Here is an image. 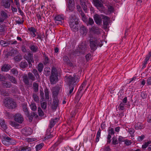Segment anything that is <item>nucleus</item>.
I'll return each instance as SVG.
<instances>
[{
    "mask_svg": "<svg viewBox=\"0 0 151 151\" xmlns=\"http://www.w3.org/2000/svg\"><path fill=\"white\" fill-rule=\"evenodd\" d=\"M33 89L35 92H38L39 90L38 84L34 82L33 84Z\"/></svg>",
    "mask_w": 151,
    "mask_h": 151,
    "instance_id": "4c0bfd02",
    "label": "nucleus"
},
{
    "mask_svg": "<svg viewBox=\"0 0 151 151\" xmlns=\"http://www.w3.org/2000/svg\"><path fill=\"white\" fill-rule=\"evenodd\" d=\"M50 68L48 67H46L44 69V74L46 76H48L50 74Z\"/></svg>",
    "mask_w": 151,
    "mask_h": 151,
    "instance_id": "e433bc0d",
    "label": "nucleus"
},
{
    "mask_svg": "<svg viewBox=\"0 0 151 151\" xmlns=\"http://www.w3.org/2000/svg\"><path fill=\"white\" fill-rule=\"evenodd\" d=\"M29 48L30 50L34 52H36L38 49L37 46H35L34 45H30Z\"/></svg>",
    "mask_w": 151,
    "mask_h": 151,
    "instance_id": "79ce46f5",
    "label": "nucleus"
},
{
    "mask_svg": "<svg viewBox=\"0 0 151 151\" xmlns=\"http://www.w3.org/2000/svg\"><path fill=\"white\" fill-rule=\"evenodd\" d=\"M101 130L99 128L96 135V142H98L99 140V138L100 137L101 135Z\"/></svg>",
    "mask_w": 151,
    "mask_h": 151,
    "instance_id": "49530a36",
    "label": "nucleus"
},
{
    "mask_svg": "<svg viewBox=\"0 0 151 151\" xmlns=\"http://www.w3.org/2000/svg\"><path fill=\"white\" fill-rule=\"evenodd\" d=\"M12 74L15 76H17L18 74V72L17 70L15 68H13L11 70Z\"/></svg>",
    "mask_w": 151,
    "mask_h": 151,
    "instance_id": "bf43d9fd",
    "label": "nucleus"
},
{
    "mask_svg": "<svg viewBox=\"0 0 151 151\" xmlns=\"http://www.w3.org/2000/svg\"><path fill=\"white\" fill-rule=\"evenodd\" d=\"M79 30L80 36L83 37L86 35L88 29L86 27L83 25H81L80 27Z\"/></svg>",
    "mask_w": 151,
    "mask_h": 151,
    "instance_id": "9b49d317",
    "label": "nucleus"
},
{
    "mask_svg": "<svg viewBox=\"0 0 151 151\" xmlns=\"http://www.w3.org/2000/svg\"><path fill=\"white\" fill-rule=\"evenodd\" d=\"M87 46L86 43L82 42L79 46L78 48L73 52V55L79 56L81 54H83L87 50Z\"/></svg>",
    "mask_w": 151,
    "mask_h": 151,
    "instance_id": "f257e3e1",
    "label": "nucleus"
},
{
    "mask_svg": "<svg viewBox=\"0 0 151 151\" xmlns=\"http://www.w3.org/2000/svg\"><path fill=\"white\" fill-rule=\"evenodd\" d=\"M24 58L27 61L29 67H31L32 66L31 63H34L33 53L29 52L27 55L25 54Z\"/></svg>",
    "mask_w": 151,
    "mask_h": 151,
    "instance_id": "423d86ee",
    "label": "nucleus"
},
{
    "mask_svg": "<svg viewBox=\"0 0 151 151\" xmlns=\"http://www.w3.org/2000/svg\"><path fill=\"white\" fill-rule=\"evenodd\" d=\"M30 106L32 110L35 111L37 110V107L35 103H32Z\"/></svg>",
    "mask_w": 151,
    "mask_h": 151,
    "instance_id": "4d7b16f0",
    "label": "nucleus"
},
{
    "mask_svg": "<svg viewBox=\"0 0 151 151\" xmlns=\"http://www.w3.org/2000/svg\"><path fill=\"white\" fill-rule=\"evenodd\" d=\"M9 124L12 126L16 128H18L19 126V124L14 121H10Z\"/></svg>",
    "mask_w": 151,
    "mask_h": 151,
    "instance_id": "a19ab883",
    "label": "nucleus"
},
{
    "mask_svg": "<svg viewBox=\"0 0 151 151\" xmlns=\"http://www.w3.org/2000/svg\"><path fill=\"white\" fill-rule=\"evenodd\" d=\"M109 134L111 135L114 134V129L113 128H111V129L108 130Z\"/></svg>",
    "mask_w": 151,
    "mask_h": 151,
    "instance_id": "338daca9",
    "label": "nucleus"
},
{
    "mask_svg": "<svg viewBox=\"0 0 151 151\" xmlns=\"http://www.w3.org/2000/svg\"><path fill=\"white\" fill-rule=\"evenodd\" d=\"M82 17V20L84 22H86V16L84 13L83 12H81V13H80Z\"/></svg>",
    "mask_w": 151,
    "mask_h": 151,
    "instance_id": "5fc2aeb1",
    "label": "nucleus"
},
{
    "mask_svg": "<svg viewBox=\"0 0 151 151\" xmlns=\"http://www.w3.org/2000/svg\"><path fill=\"white\" fill-rule=\"evenodd\" d=\"M1 4L4 8L7 9H9L11 5L9 0H2Z\"/></svg>",
    "mask_w": 151,
    "mask_h": 151,
    "instance_id": "6ab92c4d",
    "label": "nucleus"
},
{
    "mask_svg": "<svg viewBox=\"0 0 151 151\" xmlns=\"http://www.w3.org/2000/svg\"><path fill=\"white\" fill-rule=\"evenodd\" d=\"M108 8L109 11L110 12V13L113 12L114 8L112 6L109 5L108 6Z\"/></svg>",
    "mask_w": 151,
    "mask_h": 151,
    "instance_id": "052dcab7",
    "label": "nucleus"
},
{
    "mask_svg": "<svg viewBox=\"0 0 151 151\" xmlns=\"http://www.w3.org/2000/svg\"><path fill=\"white\" fill-rule=\"evenodd\" d=\"M103 20V28L105 29H106L109 27L110 23V18L108 17L103 15L102 16Z\"/></svg>",
    "mask_w": 151,
    "mask_h": 151,
    "instance_id": "1a4fd4ad",
    "label": "nucleus"
},
{
    "mask_svg": "<svg viewBox=\"0 0 151 151\" xmlns=\"http://www.w3.org/2000/svg\"><path fill=\"white\" fill-rule=\"evenodd\" d=\"M28 30L30 32L31 35L33 37H35L36 36V35L35 33L36 32L37 30L34 27H31L30 28H28Z\"/></svg>",
    "mask_w": 151,
    "mask_h": 151,
    "instance_id": "a878e982",
    "label": "nucleus"
},
{
    "mask_svg": "<svg viewBox=\"0 0 151 151\" xmlns=\"http://www.w3.org/2000/svg\"><path fill=\"white\" fill-rule=\"evenodd\" d=\"M10 53L11 55L14 56L16 55H17L19 53L17 49L13 48L10 51Z\"/></svg>",
    "mask_w": 151,
    "mask_h": 151,
    "instance_id": "58836bf2",
    "label": "nucleus"
},
{
    "mask_svg": "<svg viewBox=\"0 0 151 151\" xmlns=\"http://www.w3.org/2000/svg\"><path fill=\"white\" fill-rule=\"evenodd\" d=\"M1 15L2 17L1 18L4 19V20L5 19L8 17L7 14L3 11H1Z\"/></svg>",
    "mask_w": 151,
    "mask_h": 151,
    "instance_id": "c03bdc74",
    "label": "nucleus"
},
{
    "mask_svg": "<svg viewBox=\"0 0 151 151\" xmlns=\"http://www.w3.org/2000/svg\"><path fill=\"white\" fill-rule=\"evenodd\" d=\"M54 19L57 24L62 25L64 22V17L63 15H58L54 18Z\"/></svg>",
    "mask_w": 151,
    "mask_h": 151,
    "instance_id": "6e6552de",
    "label": "nucleus"
},
{
    "mask_svg": "<svg viewBox=\"0 0 151 151\" xmlns=\"http://www.w3.org/2000/svg\"><path fill=\"white\" fill-rule=\"evenodd\" d=\"M128 132L130 134H132L134 132V130L133 128L129 129Z\"/></svg>",
    "mask_w": 151,
    "mask_h": 151,
    "instance_id": "774afa93",
    "label": "nucleus"
},
{
    "mask_svg": "<svg viewBox=\"0 0 151 151\" xmlns=\"http://www.w3.org/2000/svg\"><path fill=\"white\" fill-rule=\"evenodd\" d=\"M32 97L34 101L37 103L39 102L40 100L38 96L35 93H33L32 94Z\"/></svg>",
    "mask_w": 151,
    "mask_h": 151,
    "instance_id": "a18cd8bd",
    "label": "nucleus"
},
{
    "mask_svg": "<svg viewBox=\"0 0 151 151\" xmlns=\"http://www.w3.org/2000/svg\"><path fill=\"white\" fill-rule=\"evenodd\" d=\"M145 136L144 135H142L141 136H138L137 138V140L138 141H142L144 138Z\"/></svg>",
    "mask_w": 151,
    "mask_h": 151,
    "instance_id": "69168bd1",
    "label": "nucleus"
},
{
    "mask_svg": "<svg viewBox=\"0 0 151 151\" xmlns=\"http://www.w3.org/2000/svg\"><path fill=\"white\" fill-rule=\"evenodd\" d=\"M14 120L19 123H22L24 121V118L22 115L19 113H17L14 116Z\"/></svg>",
    "mask_w": 151,
    "mask_h": 151,
    "instance_id": "f8f14e48",
    "label": "nucleus"
},
{
    "mask_svg": "<svg viewBox=\"0 0 151 151\" xmlns=\"http://www.w3.org/2000/svg\"><path fill=\"white\" fill-rule=\"evenodd\" d=\"M38 112L39 115L40 116H42L44 115V112L40 107L38 108Z\"/></svg>",
    "mask_w": 151,
    "mask_h": 151,
    "instance_id": "6e6d98bb",
    "label": "nucleus"
},
{
    "mask_svg": "<svg viewBox=\"0 0 151 151\" xmlns=\"http://www.w3.org/2000/svg\"><path fill=\"white\" fill-rule=\"evenodd\" d=\"M44 60L43 61L44 64L45 65H47L49 63V59L48 57L45 54H44Z\"/></svg>",
    "mask_w": 151,
    "mask_h": 151,
    "instance_id": "de8ad7c7",
    "label": "nucleus"
},
{
    "mask_svg": "<svg viewBox=\"0 0 151 151\" xmlns=\"http://www.w3.org/2000/svg\"><path fill=\"white\" fill-rule=\"evenodd\" d=\"M112 143L113 145H115L117 144L118 143L117 139L115 137H114L112 138Z\"/></svg>",
    "mask_w": 151,
    "mask_h": 151,
    "instance_id": "864d4df0",
    "label": "nucleus"
},
{
    "mask_svg": "<svg viewBox=\"0 0 151 151\" xmlns=\"http://www.w3.org/2000/svg\"><path fill=\"white\" fill-rule=\"evenodd\" d=\"M95 6L98 8H101L103 5L99 0H93Z\"/></svg>",
    "mask_w": 151,
    "mask_h": 151,
    "instance_id": "cd10ccee",
    "label": "nucleus"
},
{
    "mask_svg": "<svg viewBox=\"0 0 151 151\" xmlns=\"http://www.w3.org/2000/svg\"><path fill=\"white\" fill-rule=\"evenodd\" d=\"M2 143L5 145H10V141H13V139L10 137L4 134L1 137Z\"/></svg>",
    "mask_w": 151,
    "mask_h": 151,
    "instance_id": "0eeeda50",
    "label": "nucleus"
},
{
    "mask_svg": "<svg viewBox=\"0 0 151 151\" xmlns=\"http://www.w3.org/2000/svg\"><path fill=\"white\" fill-rule=\"evenodd\" d=\"M58 75L51 74L50 77V80L51 84H54L58 81Z\"/></svg>",
    "mask_w": 151,
    "mask_h": 151,
    "instance_id": "f3484780",
    "label": "nucleus"
},
{
    "mask_svg": "<svg viewBox=\"0 0 151 151\" xmlns=\"http://www.w3.org/2000/svg\"><path fill=\"white\" fill-rule=\"evenodd\" d=\"M59 120V118H56L54 119H51L49 124L50 128H52Z\"/></svg>",
    "mask_w": 151,
    "mask_h": 151,
    "instance_id": "4be33fe9",
    "label": "nucleus"
},
{
    "mask_svg": "<svg viewBox=\"0 0 151 151\" xmlns=\"http://www.w3.org/2000/svg\"><path fill=\"white\" fill-rule=\"evenodd\" d=\"M68 7L70 11H73L75 8L74 0H67Z\"/></svg>",
    "mask_w": 151,
    "mask_h": 151,
    "instance_id": "4468645a",
    "label": "nucleus"
},
{
    "mask_svg": "<svg viewBox=\"0 0 151 151\" xmlns=\"http://www.w3.org/2000/svg\"><path fill=\"white\" fill-rule=\"evenodd\" d=\"M43 143H41L36 146V150L37 151H38L41 149L42 147L44 146Z\"/></svg>",
    "mask_w": 151,
    "mask_h": 151,
    "instance_id": "8fccbe9b",
    "label": "nucleus"
},
{
    "mask_svg": "<svg viewBox=\"0 0 151 151\" xmlns=\"http://www.w3.org/2000/svg\"><path fill=\"white\" fill-rule=\"evenodd\" d=\"M100 29L98 27L95 26H93L91 29V31L97 34L100 33Z\"/></svg>",
    "mask_w": 151,
    "mask_h": 151,
    "instance_id": "bb28decb",
    "label": "nucleus"
},
{
    "mask_svg": "<svg viewBox=\"0 0 151 151\" xmlns=\"http://www.w3.org/2000/svg\"><path fill=\"white\" fill-rule=\"evenodd\" d=\"M28 77L29 79L31 80L32 81H34L36 79V78L35 76L31 72H29L28 73Z\"/></svg>",
    "mask_w": 151,
    "mask_h": 151,
    "instance_id": "c9c22d12",
    "label": "nucleus"
},
{
    "mask_svg": "<svg viewBox=\"0 0 151 151\" xmlns=\"http://www.w3.org/2000/svg\"><path fill=\"white\" fill-rule=\"evenodd\" d=\"M0 93L1 95L4 96H8L9 95V93L8 92L2 88H0Z\"/></svg>",
    "mask_w": 151,
    "mask_h": 151,
    "instance_id": "2f4dec72",
    "label": "nucleus"
},
{
    "mask_svg": "<svg viewBox=\"0 0 151 151\" xmlns=\"http://www.w3.org/2000/svg\"><path fill=\"white\" fill-rule=\"evenodd\" d=\"M43 67V65L42 63H40L38 64L37 67V69L39 72L41 73L42 72Z\"/></svg>",
    "mask_w": 151,
    "mask_h": 151,
    "instance_id": "37998d69",
    "label": "nucleus"
},
{
    "mask_svg": "<svg viewBox=\"0 0 151 151\" xmlns=\"http://www.w3.org/2000/svg\"><path fill=\"white\" fill-rule=\"evenodd\" d=\"M23 82L24 83L27 85H28L29 83V78L27 75L24 76L22 77Z\"/></svg>",
    "mask_w": 151,
    "mask_h": 151,
    "instance_id": "ea45409f",
    "label": "nucleus"
},
{
    "mask_svg": "<svg viewBox=\"0 0 151 151\" xmlns=\"http://www.w3.org/2000/svg\"><path fill=\"white\" fill-rule=\"evenodd\" d=\"M51 74L58 75L57 70L55 67H53L52 68Z\"/></svg>",
    "mask_w": 151,
    "mask_h": 151,
    "instance_id": "3c124183",
    "label": "nucleus"
},
{
    "mask_svg": "<svg viewBox=\"0 0 151 151\" xmlns=\"http://www.w3.org/2000/svg\"><path fill=\"white\" fill-rule=\"evenodd\" d=\"M47 103L46 102H44L42 103L41 104V107L44 109H45L47 107Z\"/></svg>",
    "mask_w": 151,
    "mask_h": 151,
    "instance_id": "680f3d73",
    "label": "nucleus"
},
{
    "mask_svg": "<svg viewBox=\"0 0 151 151\" xmlns=\"http://www.w3.org/2000/svg\"><path fill=\"white\" fill-rule=\"evenodd\" d=\"M141 97L143 99H145L147 97V95L145 92H142L141 93Z\"/></svg>",
    "mask_w": 151,
    "mask_h": 151,
    "instance_id": "e2e57ef3",
    "label": "nucleus"
},
{
    "mask_svg": "<svg viewBox=\"0 0 151 151\" xmlns=\"http://www.w3.org/2000/svg\"><path fill=\"white\" fill-rule=\"evenodd\" d=\"M74 86L69 85L70 91L68 93V95L72 94L73 91L74 89Z\"/></svg>",
    "mask_w": 151,
    "mask_h": 151,
    "instance_id": "13d9d810",
    "label": "nucleus"
},
{
    "mask_svg": "<svg viewBox=\"0 0 151 151\" xmlns=\"http://www.w3.org/2000/svg\"><path fill=\"white\" fill-rule=\"evenodd\" d=\"M0 125L4 130H5L7 128V126L5 123V121L3 119H0Z\"/></svg>",
    "mask_w": 151,
    "mask_h": 151,
    "instance_id": "7c9ffc66",
    "label": "nucleus"
},
{
    "mask_svg": "<svg viewBox=\"0 0 151 151\" xmlns=\"http://www.w3.org/2000/svg\"><path fill=\"white\" fill-rule=\"evenodd\" d=\"M6 77L8 78L9 80L12 83L16 84L17 83L16 78L13 76H11L9 74H6Z\"/></svg>",
    "mask_w": 151,
    "mask_h": 151,
    "instance_id": "aec40b11",
    "label": "nucleus"
},
{
    "mask_svg": "<svg viewBox=\"0 0 151 151\" xmlns=\"http://www.w3.org/2000/svg\"><path fill=\"white\" fill-rule=\"evenodd\" d=\"M32 72V73L34 74V76H35V78L37 80H40V76L39 75L38 71L36 69H33Z\"/></svg>",
    "mask_w": 151,
    "mask_h": 151,
    "instance_id": "c756f323",
    "label": "nucleus"
},
{
    "mask_svg": "<svg viewBox=\"0 0 151 151\" xmlns=\"http://www.w3.org/2000/svg\"><path fill=\"white\" fill-rule=\"evenodd\" d=\"M20 68L22 69L26 68L28 66V64L25 60L22 61L19 64Z\"/></svg>",
    "mask_w": 151,
    "mask_h": 151,
    "instance_id": "c85d7f7f",
    "label": "nucleus"
},
{
    "mask_svg": "<svg viewBox=\"0 0 151 151\" xmlns=\"http://www.w3.org/2000/svg\"><path fill=\"white\" fill-rule=\"evenodd\" d=\"M2 84L4 88H10L12 86L11 83L9 81H4L2 83Z\"/></svg>",
    "mask_w": 151,
    "mask_h": 151,
    "instance_id": "412c9836",
    "label": "nucleus"
},
{
    "mask_svg": "<svg viewBox=\"0 0 151 151\" xmlns=\"http://www.w3.org/2000/svg\"><path fill=\"white\" fill-rule=\"evenodd\" d=\"M63 60L64 61V63L67 64L70 67H73V63L69 60V58L66 56L63 57Z\"/></svg>",
    "mask_w": 151,
    "mask_h": 151,
    "instance_id": "dca6fc26",
    "label": "nucleus"
},
{
    "mask_svg": "<svg viewBox=\"0 0 151 151\" xmlns=\"http://www.w3.org/2000/svg\"><path fill=\"white\" fill-rule=\"evenodd\" d=\"M45 97L46 99L48 100L49 99V92L47 88L45 89Z\"/></svg>",
    "mask_w": 151,
    "mask_h": 151,
    "instance_id": "09e8293b",
    "label": "nucleus"
},
{
    "mask_svg": "<svg viewBox=\"0 0 151 151\" xmlns=\"http://www.w3.org/2000/svg\"><path fill=\"white\" fill-rule=\"evenodd\" d=\"M26 115L28 117V119H29V121L30 122H32L33 117H35V118H37L38 117L37 115L34 112H32L31 114H29H29Z\"/></svg>",
    "mask_w": 151,
    "mask_h": 151,
    "instance_id": "b1692460",
    "label": "nucleus"
},
{
    "mask_svg": "<svg viewBox=\"0 0 151 151\" xmlns=\"http://www.w3.org/2000/svg\"><path fill=\"white\" fill-rule=\"evenodd\" d=\"M60 90V87L59 86H55L53 89L52 94L54 98L57 97Z\"/></svg>",
    "mask_w": 151,
    "mask_h": 151,
    "instance_id": "5701e85b",
    "label": "nucleus"
},
{
    "mask_svg": "<svg viewBox=\"0 0 151 151\" xmlns=\"http://www.w3.org/2000/svg\"><path fill=\"white\" fill-rule=\"evenodd\" d=\"M94 19L96 23L98 25H100L102 23V19L101 17L97 14L93 16Z\"/></svg>",
    "mask_w": 151,
    "mask_h": 151,
    "instance_id": "a211bd4d",
    "label": "nucleus"
},
{
    "mask_svg": "<svg viewBox=\"0 0 151 151\" xmlns=\"http://www.w3.org/2000/svg\"><path fill=\"white\" fill-rule=\"evenodd\" d=\"M59 100L57 97H55L53 99V101L52 104L51 108L52 109L55 110L58 106Z\"/></svg>",
    "mask_w": 151,
    "mask_h": 151,
    "instance_id": "2eb2a0df",
    "label": "nucleus"
},
{
    "mask_svg": "<svg viewBox=\"0 0 151 151\" xmlns=\"http://www.w3.org/2000/svg\"><path fill=\"white\" fill-rule=\"evenodd\" d=\"M86 0H80V4L82 7L84 11L86 12L87 9V6L86 5L85 1Z\"/></svg>",
    "mask_w": 151,
    "mask_h": 151,
    "instance_id": "393cba45",
    "label": "nucleus"
},
{
    "mask_svg": "<svg viewBox=\"0 0 151 151\" xmlns=\"http://www.w3.org/2000/svg\"><path fill=\"white\" fill-rule=\"evenodd\" d=\"M94 23V22L93 20V19L91 18H89L87 22V25H93Z\"/></svg>",
    "mask_w": 151,
    "mask_h": 151,
    "instance_id": "603ef678",
    "label": "nucleus"
},
{
    "mask_svg": "<svg viewBox=\"0 0 151 151\" xmlns=\"http://www.w3.org/2000/svg\"><path fill=\"white\" fill-rule=\"evenodd\" d=\"M4 104L6 107L10 109H13L17 107L16 102L11 99H7Z\"/></svg>",
    "mask_w": 151,
    "mask_h": 151,
    "instance_id": "20e7f679",
    "label": "nucleus"
},
{
    "mask_svg": "<svg viewBox=\"0 0 151 151\" xmlns=\"http://www.w3.org/2000/svg\"><path fill=\"white\" fill-rule=\"evenodd\" d=\"M21 132L23 134L26 136H28L31 134L32 130L30 128L25 127L22 129Z\"/></svg>",
    "mask_w": 151,
    "mask_h": 151,
    "instance_id": "ddd939ff",
    "label": "nucleus"
},
{
    "mask_svg": "<svg viewBox=\"0 0 151 151\" xmlns=\"http://www.w3.org/2000/svg\"><path fill=\"white\" fill-rule=\"evenodd\" d=\"M69 23L72 30L74 32L78 31L79 27L78 24H79V20L78 19H74L71 17L70 18Z\"/></svg>",
    "mask_w": 151,
    "mask_h": 151,
    "instance_id": "7ed1b4c3",
    "label": "nucleus"
},
{
    "mask_svg": "<svg viewBox=\"0 0 151 151\" xmlns=\"http://www.w3.org/2000/svg\"><path fill=\"white\" fill-rule=\"evenodd\" d=\"M66 77L68 78L67 79L69 85L74 86L79 81L78 78L76 77L75 74L73 76H70L68 77L66 76H65V77Z\"/></svg>",
    "mask_w": 151,
    "mask_h": 151,
    "instance_id": "39448f33",
    "label": "nucleus"
},
{
    "mask_svg": "<svg viewBox=\"0 0 151 151\" xmlns=\"http://www.w3.org/2000/svg\"><path fill=\"white\" fill-rule=\"evenodd\" d=\"M5 26L3 25L0 24V32H3L5 31Z\"/></svg>",
    "mask_w": 151,
    "mask_h": 151,
    "instance_id": "0e129e2a",
    "label": "nucleus"
},
{
    "mask_svg": "<svg viewBox=\"0 0 151 151\" xmlns=\"http://www.w3.org/2000/svg\"><path fill=\"white\" fill-rule=\"evenodd\" d=\"M100 41H99L96 39L91 38L89 40L91 52H93L96 50L97 47L99 46L101 47L102 44Z\"/></svg>",
    "mask_w": 151,
    "mask_h": 151,
    "instance_id": "f03ea898",
    "label": "nucleus"
},
{
    "mask_svg": "<svg viewBox=\"0 0 151 151\" xmlns=\"http://www.w3.org/2000/svg\"><path fill=\"white\" fill-rule=\"evenodd\" d=\"M11 66L8 65H5L2 66L1 68V70L2 71H7L10 68Z\"/></svg>",
    "mask_w": 151,
    "mask_h": 151,
    "instance_id": "72a5a7b5",
    "label": "nucleus"
},
{
    "mask_svg": "<svg viewBox=\"0 0 151 151\" xmlns=\"http://www.w3.org/2000/svg\"><path fill=\"white\" fill-rule=\"evenodd\" d=\"M135 128L137 129H142L143 128V124L139 122L136 123L134 125Z\"/></svg>",
    "mask_w": 151,
    "mask_h": 151,
    "instance_id": "f704fd0d",
    "label": "nucleus"
},
{
    "mask_svg": "<svg viewBox=\"0 0 151 151\" xmlns=\"http://www.w3.org/2000/svg\"><path fill=\"white\" fill-rule=\"evenodd\" d=\"M14 59L15 61L18 62L22 59V56L21 55V54L19 53L15 56Z\"/></svg>",
    "mask_w": 151,
    "mask_h": 151,
    "instance_id": "473e14b6",
    "label": "nucleus"
},
{
    "mask_svg": "<svg viewBox=\"0 0 151 151\" xmlns=\"http://www.w3.org/2000/svg\"><path fill=\"white\" fill-rule=\"evenodd\" d=\"M0 43L2 46L3 47H5L8 46L11 44H16L17 43V42L16 40H15L14 41L12 40L6 41L1 40Z\"/></svg>",
    "mask_w": 151,
    "mask_h": 151,
    "instance_id": "9d476101",
    "label": "nucleus"
}]
</instances>
